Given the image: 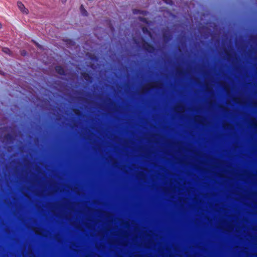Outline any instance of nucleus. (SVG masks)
I'll return each mask as SVG.
<instances>
[{
	"mask_svg": "<svg viewBox=\"0 0 257 257\" xmlns=\"http://www.w3.org/2000/svg\"><path fill=\"white\" fill-rule=\"evenodd\" d=\"M2 24L0 23V28H2Z\"/></svg>",
	"mask_w": 257,
	"mask_h": 257,
	"instance_id": "9",
	"label": "nucleus"
},
{
	"mask_svg": "<svg viewBox=\"0 0 257 257\" xmlns=\"http://www.w3.org/2000/svg\"><path fill=\"white\" fill-rule=\"evenodd\" d=\"M56 71L60 74L63 75L64 74V70L61 66H57L56 67Z\"/></svg>",
	"mask_w": 257,
	"mask_h": 257,
	"instance_id": "2",
	"label": "nucleus"
},
{
	"mask_svg": "<svg viewBox=\"0 0 257 257\" xmlns=\"http://www.w3.org/2000/svg\"><path fill=\"white\" fill-rule=\"evenodd\" d=\"M139 13H140V11H139V10H134V14H138Z\"/></svg>",
	"mask_w": 257,
	"mask_h": 257,
	"instance_id": "7",
	"label": "nucleus"
},
{
	"mask_svg": "<svg viewBox=\"0 0 257 257\" xmlns=\"http://www.w3.org/2000/svg\"><path fill=\"white\" fill-rule=\"evenodd\" d=\"M165 3L167 4H172V0H163Z\"/></svg>",
	"mask_w": 257,
	"mask_h": 257,
	"instance_id": "6",
	"label": "nucleus"
},
{
	"mask_svg": "<svg viewBox=\"0 0 257 257\" xmlns=\"http://www.w3.org/2000/svg\"><path fill=\"white\" fill-rule=\"evenodd\" d=\"M3 51L6 53V54H8L9 55H11V50L8 48H3Z\"/></svg>",
	"mask_w": 257,
	"mask_h": 257,
	"instance_id": "3",
	"label": "nucleus"
},
{
	"mask_svg": "<svg viewBox=\"0 0 257 257\" xmlns=\"http://www.w3.org/2000/svg\"><path fill=\"white\" fill-rule=\"evenodd\" d=\"M62 2H65L66 1V0H62Z\"/></svg>",
	"mask_w": 257,
	"mask_h": 257,
	"instance_id": "10",
	"label": "nucleus"
},
{
	"mask_svg": "<svg viewBox=\"0 0 257 257\" xmlns=\"http://www.w3.org/2000/svg\"><path fill=\"white\" fill-rule=\"evenodd\" d=\"M141 21H143V22H145V23H147L146 19H145V18H144V19H142Z\"/></svg>",
	"mask_w": 257,
	"mask_h": 257,
	"instance_id": "8",
	"label": "nucleus"
},
{
	"mask_svg": "<svg viewBox=\"0 0 257 257\" xmlns=\"http://www.w3.org/2000/svg\"><path fill=\"white\" fill-rule=\"evenodd\" d=\"M143 32L144 33H148L149 35H150V33L148 31V30H147V29L146 28L144 27L143 28Z\"/></svg>",
	"mask_w": 257,
	"mask_h": 257,
	"instance_id": "5",
	"label": "nucleus"
},
{
	"mask_svg": "<svg viewBox=\"0 0 257 257\" xmlns=\"http://www.w3.org/2000/svg\"><path fill=\"white\" fill-rule=\"evenodd\" d=\"M18 7L19 10L22 12L23 14H28L29 13V11L27 9H26L23 4L21 2H18L17 3Z\"/></svg>",
	"mask_w": 257,
	"mask_h": 257,
	"instance_id": "1",
	"label": "nucleus"
},
{
	"mask_svg": "<svg viewBox=\"0 0 257 257\" xmlns=\"http://www.w3.org/2000/svg\"><path fill=\"white\" fill-rule=\"evenodd\" d=\"M80 11L83 15H86L87 12L84 9L83 7L82 6H81L80 8Z\"/></svg>",
	"mask_w": 257,
	"mask_h": 257,
	"instance_id": "4",
	"label": "nucleus"
}]
</instances>
